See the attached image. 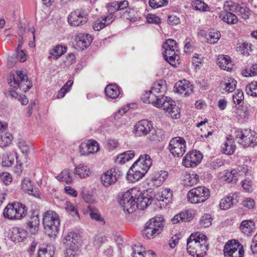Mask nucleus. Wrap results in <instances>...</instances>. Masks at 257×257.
Returning a JSON list of instances; mask_svg holds the SVG:
<instances>
[{
  "instance_id": "5701e85b",
  "label": "nucleus",
  "mask_w": 257,
  "mask_h": 257,
  "mask_svg": "<svg viewBox=\"0 0 257 257\" xmlns=\"http://www.w3.org/2000/svg\"><path fill=\"white\" fill-rule=\"evenodd\" d=\"M249 116L248 110L246 107L240 105L236 108L234 112V119L238 122L243 123L246 122Z\"/></svg>"
},
{
  "instance_id": "f8f14e48",
  "label": "nucleus",
  "mask_w": 257,
  "mask_h": 257,
  "mask_svg": "<svg viewBox=\"0 0 257 257\" xmlns=\"http://www.w3.org/2000/svg\"><path fill=\"white\" fill-rule=\"evenodd\" d=\"M202 158L203 155L200 152L191 151L184 157L182 164L187 168H193L201 163Z\"/></svg>"
},
{
  "instance_id": "dca6fc26",
  "label": "nucleus",
  "mask_w": 257,
  "mask_h": 257,
  "mask_svg": "<svg viewBox=\"0 0 257 257\" xmlns=\"http://www.w3.org/2000/svg\"><path fill=\"white\" fill-rule=\"evenodd\" d=\"M82 155H87L97 152L99 149L98 143L94 140H89L82 142L79 147Z\"/></svg>"
},
{
  "instance_id": "b1692460",
  "label": "nucleus",
  "mask_w": 257,
  "mask_h": 257,
  "mask_svg": "<svg viewBox=\"0 0 257 257\" xmlns=\"http://www.w3.org/2000/svg\"><path fill=\"white\" fill-rule=\"evenodd\" d=\"M200 181L198 174L185 172L182 175V182L185 186L192 187L197 184Z\"/></svg>"
},
{
  "instance_id": "7c9ffc66",
  "label": "nucleus",
  "mask_w": 257,
  "mask_h": 257,
  "mask_svg": "<svg viewBox=\"0 0 257 257\" xmlns=\"http://www.w3.org/2000/svg\"><path fill=\"white\" fill-rule=\"evenodd\" d=\"M145 174L144 171L132 166L127 172V179L130 182H136L142 178Z\"/></svg>"
},
{
  "instance_id": "864d4df0",
  "label": "nucleus",
  "mask_w": 257,
  "mask_h": 257,
  "mask_svg": "<svg viewBox=\"0 0 257 257\" xmlns=\"http://www.w3.org/2000/svg\"><path fill=\"white\" fill-rule=\"evenodd\" d=\"M246 91L248 94L257 97V81H254L249 83L246 86Z\"/></svg>"
},
{
  "instance_id": "0eeeda50",
  "label": "nucleus",
  "mask_w": 257,
  "mask_h": 257,
  "mask_svg": "<svg viewBox=\"0 0 257 257\" xmlns=\"http://www.w3.org/2000/svg\"><path fill=\"white\" fill-rule=\"evenodd\" d=\"M224 257H243L244 250L242 244L236 239L228 240L223 248Z\"/></svg>"
},
{
  "instance_id": "72a5a7b5",
  "label": "nucleus",
  "mask_w": 257,
  "mask_h": 257,
  "mask_svg": "<svg viewBox=\"0 0 257 257\" xmlns=\"http://www.w3.org/2000/svg\"><path fill=\"white\" fill-rule=\"evenodd\" d=\"M105 93L108 98L112 99H116L120 95V88L115 84H108L105 88Z\"/></svg>"
},
{
  "instance_id": "49530a36",
  "label": "nucleus",
  "mask_w": 257,
  "mask_h": 257,
  "mask_svg": "<svg viewBox=\"0 0 257 257\" xmlns=\"http://www.w3.org/2000/svg\"><path fill=\"white\" fill-rule=\"evenodd\" d=\"M57 179L67 184H71L73 182V179L69 169L63 170L57 176Z\"/></svg>"
},
{
  "instance_id": "cd10ccee",
  "label": "nucleus",
  "mask_w": 257,
  "mask_h": 257,
  "mask_svg": "<svg viewBox=\"0 0 257 257\" xmlns=\"http://www.w3.org/2000/svg\"><path fill=\"white\" fill-rule=\"evenodd\" d=\"M235 149L234 141L232 136H229L227 137L226 142L221 147V151L224 154L230 155L234 153Z\"/></svg>"
},
{
  "instance_id": "2eb2a0df",
  "label": "nucleus",
  "mask_w": 257,
  "mask_h": 257,
  "mask_svg": "<svg viewBox=\"0 0 257 257\" xmlns=\"http://www.w3.org/2000/svg\"><path fill=\"white\" fill-rule=\"evenodd\" d=\"M26 228L31 234H36L40 226L39 213L37 211L33 210L26 223Z\"/></svg>"
},
{
  "instance_id": "f03ea898",
  "label": "nucleus",
  "mask_w": 257,
  "mask_h": 257,
  "mask_svg": "<svg viewBox=\"0 0 257 257\" xmlns=\"http://www.w3.org/2000/svg\"><path fill=\"white\" fill-rule=\"evenodd\" d=\"M28 208L20 202L10 203L3 211V216L9 220H21L27 216Z\"/></svg>"
},
{
  "instance_id": "9b49d317",
  "label": "nucleus",
  "mask_w": 257,
  "mask_h": 257,
  "mask_svg": "<svg viewBox=\"0 0 257 257\" xmlns=\"http://www.w3.org/2000/svg\"><path fill=\"white\" fill-rule=\"evenodd\" d=\"M88 15L83 10H76L68 16V22L72 26H79L85 24L88 21Z\"/></svg>"
},
{
  "instance_id": "052dcab7",
  "label": "nucleus",
  "mask_w": 257,
  "mask_h": 257,
  "mask_svg": "<svg viewBox=\"0 0 257 257\" xmlns=\"http://www.w3.org/2000/svg\"><path fill=\"white\" fill-rule=\"evenodd\" d=\"M242 74L245 77L257 75V64H253L249 69H244Z\"/></svg>"
},
{
  "instance_id": "a18cd8bd",
  "label": "nucleus",
  "mask_w": 257,
  "mask_h": 257,
  "mask_svg": "<svg viewBox=\"0 0 257 257\" xmlns=\"http://www.w3.org/2000/svg\"><path fill=\"white\" fill-rule=\"evenodd\" d=\"M118 11H123L125 10V12L123 13L122 16L124 19H131V17L130 16V14L131 13V10L128 8V2L127 1H122L118 2Z\"/></svg>"
},
{
  "instance_id": "aec40b11",
  "label": "nucleus",
  "mask_w": 257,
  "mask_h": 257,
  "mask_svg": "<svg viewBox=\"0 0 257 257\" xmlns=\"http://www.w3.org/2000/svg\"><path fill=\"white\" fill-rule=\"evenodd\" d=\"M21 188L25 193L29 195L35 197H39L40 195L39 189L36 187L34 183L28 178H25L22 181Z\"/></svg>"
},
{
  "instance_id": "4d7b16f0",
  "label": "nucleus",
  "mask_w": 257,
  "mask_h": 257,
  "mask_svg": "<svg viewBox=\"0 0 257 257\" xmlns=\"http://www.w3.org/2000/svg\"><path fill=\"white\" fill-rule=\"evenodd\" d=\"M54 251L49 247L41 248L39 249L38 257H53Z\"/></svg>"
},
{
  "instance_id": "c85d7f7f",
  "label": "nucleus",
  "mask_w": 257,
  "mask_h": 257,
  "mask_svg": "<svg viewBox=\"0 0 257 257\" xmlns=\"http://www.w3.org/2000/svg\"><path fill=\"white\" fill-rule=\"evenodd\" d=\"M217 64L223 70L230 71L232 69L231 60L229 56L219 55L217 58Z\"/></svg>"
},
{
  "instance_id": "f704fd0d",
  "label": "nucleus",
  "mask_w": 257,
  "mask_h": 257,
  "mask_svg": "<svg viewBox=\"0 0 257 257\" xmlns=\"http://www.w3.org/2000/svg\"><path fill=\"white\" fill-rule=\"evenodd\" d=\"M220 85L227 92H233L236 85V81L233 78L226 76L220 82Z\"/></svg>"
},
{
  "instance_id": "6e6552de",
  "label": "nucleus",
  "mask_w": 257,
  "mask_h": 257,
  "mask_svg": "<svg viewBox=\"0 0 257 257\" xmlns=\"http://www.w3.org/2000/svg\"><path fill=\"white\" fill-rule=\"evenodd\" d=\"M168 148L174 157H181L186 151V141L182 137H173L170 141Z\"/></svg>"
},
{
  "instance_id": "0e129e2a",
  "label": "nucleus",
  "mask_w": 257,
  "mask_h": 257,
  "mask_svg": "<svg viewBox=\"0 0 257 257\" xmlns=\"http://www.w3.org/2000/svg\"><path fill=\"white\" fill-rule=\"evenodd\" d=\"M0 180L6 185H9L12 182V175L7 172H3L0 174Z\"/></svg>"
},
{
  "instance_id": "79ce46f5",
  "label": "nucleus",
  "mask_w": 257,
  "mask_h": 257,
  "mask_svg": "<svg viewBox=\"0 0 257 257\" xmlns=\"http://www.w3.org/2000/svg\"><path fill=\"white\" fill-rule=\"evenodd\" d=\"M74 172L80 178L83 179L89 176L90 170L87 166L80 164L78 167H76Z\"/></svg>"
},
{
  "instance_id": "ddd939ff",
  "label": "nucleus",
  "mask_w": 257,
  "mask_h": 257,
  "mask_svg": "<svg viewBox=\"0 0 257 257\" xmlns=\"http://www.w3.org/2000/svg\"><path fill=\"white\" fill-rule=\"evenodd\" d=\"M119 177V170L115 168H112L103 173L101 176V181L104 186L108 187L115 184Z\"/></svg>"
},
{
  "instance_id": "a878e982",
  "label": "nucleus",
  "mask_w": 257,
  "mask_h": 257,
  "mask_svg": "<svg viewBox=\"0 0 257 257\" xmlns=\"http://www.w3.org/2000/svg\"><path fill=\"white\" fill-rule=\"evenodd\" d=\"M208 122V119L205 118L203 120L196 124V126L200 128L201 131L200 136L202 138L205 137L207 138L209 136H211L213 133V130Z\"/></svg>"
},
{
  "instance_id": "39448f33",
  "label": "nucleus",
  "mask_w": 257,
  "mask_h": 257,
  "mask_svg": "<svg viewBox=\"0 0 257 257\" xmlns=\"http://www.w3.org/2000/svg\"><path fill=\"white\" fill-rule=\"evenodd\" d=\"M210 196L209 189L204 186H199L190 190L187 195L188 201L192 204H199L207 201Z\"/></svg>"
},
{
  "instance_id": "2f4dec72",
  "label": "nucleus",
  "mask_w": 257,
  "mask_h": 257,
  "mask_svg": "<svg viewBox=\"0 0 257 257\" xmlns=\"http://www.w3.org/2000/svg\"><path fill=\"white\" fill-rule=\"evenodd\" d=\"M165 60L172 66H176L179 63L180 57L175 51V49H165L163 53Z\"/></svg>"
},
{
  "instance_id": "3c124183",
  "label": "nucleus",
  "mask_w": 257,
  "mask_h": 257,
  "mask_svg": "<svg viewBox=\"0 0 257 257\" xmlns=\"http://www.w3.org/2000/svg\"><path fill=\"white\" fill-rule=\"evenodd\" d=\"M220 38V34L218 31H210L206 35V39L208 43L214 44L216 43Z\"/></svg>"
},
{
  "instance_id": "bb28decb",
  "label": "nucleus",
  "mask_w": 257,
  "mask_h": 257,
  "mask_svg": "<svg viewBox=\"0 0 257 257\" xmlns=\"http://www.w3.org/2000/svg\"><path fill=\"white\" fill-rule=\"evenodd\" d=\"M76 47L79 48H87L91 44L92 38L89 34H83L76 37Z\"/></svg>"
},
{
  "instance_id": "423d86ee",
  "label": "nucleus",
  "mask_w": 257,
  "mask_h": 257,
  "mask_svg": "<svg viewBox=\"0 0 257 257\" xmlns=\"http://www.w3.org/2000/svg\"><path fill=\"white\" fill-rule=\"evenodd\" d=\"M137 193L140 194L139 190L135 188H132L125 192L119 200V204L123 209L128 213L134 212L137 208L136 201Z\"/></svg>"
},
{
  "instance_id": "5fc2aeb1",
  "label": "nucleus",
  "mask_w": 257,
  "mask_h": 257,
  "mask_svg": "<svg viewBox=\"0 0 257 257\" xmlns=\"http://www.w3.org/2000/svg\"><path fill=\"white\" fill-rule=\"evenodd\" d=\"M192 7L194 9L200 11H206L208 8V6L200 0H194L193 2Z\"/></svg>"
},
{
  "instance_id": "a19ab883",
  "label": "nucleus",
  "mask_w": 257,
  "mask_h": 257,
  "mask_svg": "<svg viewBox=\"0 0 257 257\" xmlns=\"http://www.w3.org/2000/svg\"><path fill=\"white\" fill-rule=\"evenodd\" d=\"M154 92L159 94H163L167 90V85L164 80L156 81L151 87Z\"/></svg>"
},
{
  "instance_id": "ea45409f",
  "label": "nucleus",
  "mask_w": 257,
  "mask_h": 257,
  "mask_svg": "<svg viewBox=\"0 0 257 257\" xmlns=\"http://www.w3.org/2000/svg\"><path fill=\"white\" fill-rule=\"evenodd\" d=\"M168 173L166 171H161L156 172L152 178V180L154 184L159 186L163 184L168 177Z\"/></svg>"
},
{
  "instance_id": "e433bc0d",
  "label": "nucleus",
  "mask_w": 257,
  "mask_h": 257,
  "mask_svg": "<svg viewBox=\"0 0 257 257\" xmlns=\"http://www.w3.org/2000/svg\"><path fill=\"white\" fill-rule=\"evenodd\" d=\"M87 210L91 219L99 222L101 224L104 225L105 221L104 219L100 215L98 209L90 205L87 206Z\"/></svg>"
},
{
  "instance_id": "69168bd1",
  "label": "nucleus",
  "mask_w": 257,
  "mask_h": 257,
  "mask_svg": "<svg viewBox=\"0 0 257 257\" xmlns=\"http://www.w3.org/2000/svg\"><path fill=\"white\" fill-rule=\"evenodd\" d=\"M65 208L68 212L73 213L76 216L79 218V215L77 209L71 202L67 201L65 203Z\"/></svg>"
},
{
  "instance_id": "09e8293b",
  "label": "nucleus",
  "mask_w": 257,
  "mask_h": 257,
  "mask_svg": "<svg viewBox=\"0 0 257 257\" xmlns=\"http://www.w3.org/2000/svg\"><path fill=\"white\" fill-rule=\"evenodd\" d=\"M233 196L230 194L224 197L220 202V207L221 209L226 210L229 208L233 204Z\"/></svg>"
},
{
  "instance_id": "58836bf2",
  "label": "nucleus",
  "mask_w": 257,
  "mask_h": 257,
  "mask_svg": "<svg viewBox=\"0 0 257 257\" xmlns=\"http://www.w3.org/2000/svg\"><path fill=\"white\" fill-rule=\"evenodd\" d=\"M135 156V152L133 150L128 151L119 154L115 159V162L123 164L130 161Z\"/></svg>"
},
{
  "instance_id": "4468645a",
  "label": "nucleus",
  "mask_w": 257,
  "mask_h": 257,
  "mask_svg": "<svg viewBox=\"0 0 257 257\" xmlns=\"http://www.w3.org/2000/svg\"><path fill=\"white\" fill-rule=\"evenodd\" d=\"M252 134V132L250 130L238 128L235 131L236 139L240 145L245 148L251 146Z\"/></svg>"
},
{
  "instance_id": "603ef678",
  "label": "nucleus",
  "mask_w": 257,
  "mask_h": 257,
  "mask_svg": "<svg viewBox=\"0 0 257 257\" xmlns=\"http://www.w3.org/2000/svg\"><path fill=\"white\" fill-rule=\"evenodd\" d=\"M74 234L73 232H70L65 236L64 243L66 246L74 247L77 245V241L74 238Z\"/></svg>"
},
{
  "instance_id": "f3484780",
  "label": "nucleus",
  "mask_w": 257,
  "mask_h": 257,
  "mask_svg": "<svg viewBox=\"0 0 257 257\" xmlns=\"http://www.w3.org/2000/svg\"><path fill=\"white\" fill-rule=\"evenodd\" d=\"M153 128V124L151 121L146 119H143L136 124L134 133L137 136H145L147 135Z\"/></svg>"
},
{
  "instance_id": "412c9836",
  "label": "nucleus",
  "mask_w": 257,
  "mask_h": 257,
  "mask_svg": "<svg viewBox=\"0 0 257 257\" xmlns=\"http://www.w3.org/2000/svg\"><path fill=\"white\" fill-rule=\"evenodd\" d=\"M231 6L227 3L224 6V11L222 12L220 15V18L224 22L229 24H235L238 21L237 17L232 13L229 11H231L230 9Z\"/></svg>"
},
{
  "instance_id": "9d476101",
  "label": "nucleus",
  "mask_w": 257,
  "mask_h": 257,
  "mask_svg": "<svg viewBox=\"0 0 257 257\" xmlns=\"http://www.w3.org/2000/svg\"><path fill=\"white\" fill-rule=\"evenodd\" d=\"M249 173L247 166L245 165L232 169L230 171H227L220 178L222 181L226 183L235 182L239 176L243 175H247Z\"/></svg>"
},
{
  "instance_id": "4c0bfd02",
  "label": "nucleus",
  "mask_w": 257,
  "mask_h": 257,
  "mask_svg": "<svg viewBox=\"0 0 257 257\" xmlns=\"http://www.w3.org/2000/svg\"><path fill=\"white\" fill-rule=\"evenodd\" d=\"M19 87L22 92L28 91L31 87L30 81L28 80L27 75L25 71H23V74L20 78V81L18 84Z\"/></svg>"
},
{
  "instance_id": "13d9d810",
  "label": "nucleus",
  "mask_w": 257,
  "mask_h": 257,
  "mask_svg": "<svg viewBox=\"0 0 257 257\" xmlns=\"http://www.w3.org/2000/svg\"><path fill=\"white\" fill-rule=\"evenodd\" d=\"M212 218L207 214H204L200 220V225L202 227H207L211 224Z\"/></svg>"
},
{
  "instance_id": "bf43d9fd",
  "label": "nucleus",
  "mask_w": 257,
  "mask_h": 257,
  "mask_svg": "<svg viewBox=\"0 0 257 257\" xmlns=\"http://www.w3.org/2000/svg\"><path fill=\"white\" fill-rule=\"evenodd\" d=\"M180 216H181L182 221L189 222L193 219L195 213L190 210H185L180 212Z\"/></svg>"
},
{
  "instance_id": "7ed1b4c3",
  "label": "nucleus",
  "mask_w": 257,
  "mask_h": 257,
  "mask_svg": "<svg viewBox=\"0 0 257 257\" xmlns=\"http://www.w3.org/2000/svg\"><path fill=\"white\" fill-rule=\"evenodd\" d=\"M43 223L49 236L56 235L59 231L60 217L55 211L52 210H48L44 212L43 215Z\"/></svg>"
},
{
  "instance_id": "c9c22d12",
  "label": "nucleus",
  "mask_w": 257,
  "mask_h": 257,
  "mask_svg": "<svg viewBox=\"0 0 257 257\" xmlns=\"http://www.w3.org/2000/svg\"><path fill=\"white\" fill-rule=\"evenodd\" d=\"M139 193L136 194V201L137 203V208L144 210L146 208L149 204H151V201L149 197H146L141 192L139 191Z\"/></svg>"
},
{
  "instance_id": "338daca9",
  "label": "nucleus",
  "mask_w": 257,
  "mask_h": 257,
  "mask_svg": "<svg viewBox=\"0 0 257 257\" xmlns=\"http://www.w3.org/2000/svg\"><path fill=\"white\" fill-rule=\"evenodd\" d=\"M83 199L85 202L88 204H93L96 203L92 195L90 194L89 192L86 191H83L81 193Z\"/></svg>"
},
{
  "instance_id": "8fccbe9b",
  "label": "nucleus",
  "mask_w": 257,
  "mask_h": 257,
  "mask_svg": "<svg viewBox=\"0 0 257 257\" xmlns=\"http://www.w3.org/2000/svg\"><path fill=\"white\" fill-rule=\"evenodd\" d=\"M73 84V80H68L58 92L57 95V98L60 99L63 98L65 96V94L70 90V87L72 86Z\"/></svg>"
},
{
  "instance_id": "a211bd4d",
  "label": "nucleus",
  "mask_w": 257,
  "mask_h": 257,
  "mask_svg": "<svg viewBox=\"0 0 257 257\" xmlns=\"http://www.w3.org/2000/svg\"><path fill=\"white\" fill-rule=\"evenodd\" d=\"M164 104L162 105L164 109L168 113L172 118H177L180 116V109L176 106L175 102L169 97H167Z\"/></svg>"
},
{
  "instance_id": "e2e57ef3",
  "label": "nucleus",
  "mask_w": 257,
  "mask_h": 257,
  "mask_svg": "<svg viewBox=\"0 0 257 257\" xmlns=\"http://www.w3.org/2000/svg\"><path fill=\"white\" fill-rule=\"evenodd\" d=\"M233 102L239 104L244 99L243 93L241 90H237L233 95Z\"/></svg>"
},
{
  "instance_id": "c03bdc74",
  "label": "nucleus",
  "mask_w": 257,
  "mask_h": 257,
  "mask_svg": "<svg viewBox=\"0 0 257 257\" xmlns=\"http://www.w3.org/2000/svg\"><path fill=\"white\" fill-rule=\"evenodd\" d=\"M25 231L20 228H13L11 238L12 240L16 242H20L23 240L25 238Z\"/></svg>"
},
{
  "instance_id": "de8ad7c7",
  "label": "nucleus",
  "mask_w": 257,
  "mask_h": 257,
  "mask_svg": "<svg viewBox=\"0 0 257 257\" xmlns=\"http://www.w3.org/2000/svg\"><path fill=\"white\" fill-rule=\"evenodd\" d=\"M118 2L117 1H113L107 3L106 5V8L107 10V12L109 13V14L106 16H112L113 18V21L115 18L114 13L117 11H118Z\"/></svg>"
},
{
  "instance_id": "393cba45",
  "label": "nucleus",
  "mask_w": 257,
  "mask_h": 257,
  "mask_svg": "<svg viewBox=\"0 0 257 257\" xmlns=\"http://www.w3.org/2000/svg\"><path fill=\"white\" fill-rule=\"evenodd\" d=\"M155 198L159 201L163 202L166 204H168L172 202L173 192L170 189H163L156 194Z\"/></svg>"
},
{
  "instance_id": "4be33fe9",
  "label": "nucleus",
  "mask_w": 257,
  "mask_h": 257,
  "mask_svg": "<svg viewBox=\"0 0 257 257\" xmlns=\"http://www.w3.org/2000/svg\"><path fill=\"white\" fill-rule=\"evenodd\" d=\"M240 231L246 236H250L255 232V224L252 219L244 220L239 225Z\"/></svg>"
},
{
  "instance_id": "774afa93",
  "label": "nucleus",
  "mask_w": 257,
  "mask_h": 257,
  "mask_svg": "<svg viewBox=\"0 0 257 257\" xmlns=\"http://www.w3.org/2000/svg\"><path fill=\"white\" fill-rule=\"evenodd\" d=\"M138 160H140L142 164H144L147 167L150 168L152 164V160L148 155L144 154L140 156Z\"/></svg>"
},
{
  "instance_id": "37998d69",
  "label": "nucleus",
  "mask_w": 257,
  "mask_h": 257,
  "mask_svg": "<svg viewBox=\"0 0 257 257\" xmlns=\"http://www.w3.org/2000/svg\"><path fill=\"white\" fill-rule=\"evenodd\" d=\"M14 137L13 135L9 132L2 134L0 136V147L5 148L12 144Z\"/></svg>"
},
{
  "instance_id": "473e14b6",
  "label": "nucleus",
  "mask_w": 257,
  "mask_h": 257,
  "mask_svg": "<svg viewBox=\"0 0 257 257\" xmlns=\"http://www.w3.org/2000/svg\"><path fill=\"white\" fill-rule=\"evenodd\" d=\"M113 18L112 16H106L98 19L94 22L93 28L95 31H100L106 26L110 24L113 22Z\"/></svg>"
},
{
  "instance_id": "c756f323",
  "label": "nucleus",
  "mask_w": 257,
  "mask_h": 257,
  "mask_svg": "<svg viewBox=\"0 0 257 257\" xmlns=\"http://www.w3.org/2000/svg\"><path fill=\"white\" fill-rule=\"evenodd\" d=\"M24 70H18L15 73H11L8 77L7 81L10 87L18 89L20 78L23 74Z\"/></svg>"
},
{
  "instance_id": "680f3d73",
  "label": "nucleus",
  "mask_w": 257,
  "mask_h": 257,
  "mask_svg": "<svg viewBox=\"0 0 257 257\" xmlns=\"http://www.w3.org/2000/svg\"><path fill=\"white\" fill-rule=\"evenodd\" d=\"M242 205L244 207L248 209H253L255 207V202L253 199L249 197L245 198L242 202Z\"/></svg>"
},
{
  "instance_id": "6e6d98bb",
  "label": "nucleus",
  "mask_w": 257,
  "mask_h": 257,
  "mask_svg": "<svg viewBox=\"0 0 257 257\" xmlns=\"http://www.w3.org/2000/svg\"><path fill=\"white\" fill-rule=\"evenodd\" d=\"M168 4V0H150L149 5L154 9H157L167 6Z\"/></svg>"
},
{
  "instance_id": "f257e3e1",
  "label": "nucleus",
  "mask_w": 257,
  "mask_h": 257,
  "mask_svg": "<svg viewBox=\"0 0 257 257\" xmlns=\"http://www.w3.org/2000/svg\"><path fill=\"white\" fill-rule=\"evenodd\" d=\"M208 245L207 236L200 232L191 233L187 240L188 253L197 257H203L206 254Z\"/></svg>"
},
{
  "instance_id": "20e7f679",
  "label": "nucleus",
  "mask_w": 257,
  "mask_h": 257,
  "mask_svg": "<svg viewBox=\"0 0 257 257\" xmlns=\"http://www.w3.org/2000/svg\"><path fill=\"white\" fill-rule=\"evenodd\" d=\"M163 227V221L160 218L154 217L148 221L142 231L143 237L152 239L158 235Z\"/></svg>"
},
{
  "instance_id": "1a4fd4ad",
  "label": "nucleus",
  "mask_w": 257,
  "mask_h": 257,
  "mask_svg": "<svg viewBox=\"0 0 257 257\" xmlns=\"http://www.w3.org/2000/svg\"><path fill=\"white\" fill-rule=\"evenodd\" d=\"M167 97L164 94H159L154 92L151 88V90L146 91L142 94L141 99L145 103H152L155 107H162V105L164 104Z\"/></svg>"
},
{
  "instance_id": "6ab92c4d",
  "label": "nucleus",
  "mask_w": 257,
  "mask_h": 257,
  "mask_svg": "<svg viewBox=\"0 0 257 257\" xmlns=\"http://www.w3.org/2000/svg\"><path fill=\"white\" fill-rule=\"evenodd\" d=\"M176 91L184 96L189 95L193 92V86L190 81L186 79L181 80L175 85Z\"/></svg>"
}]
</instances>
